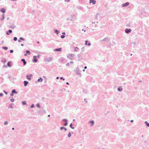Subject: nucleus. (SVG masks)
Instances as JSON below:
<instances>
[{
  "label": "nucleus",
  "mask_w": 149,
  "mask_h": 149,
  "mask_svg": "<svg viewBox=\"0 0 149 149\" xmlns=\"http://www.w3.org/2000/svg\"><path fill=\"white\" fill-rule=\"evenodd\" d=\"M96 1L95 0H90L89 1V3H92L93 4H94L95 3Z\"/></svg>",
  "instance_id": "obj_1"
},
{
  "label": "nucleus",
  "mask_w": 149,
  "mask_h": 149,
  "mask_svg": "<svg viewBox=\"0 0 149 149\" xmlns=\"http://www.w3.org/2000/svg\"><path fill=\"white\" fill-rule=\"evenodd\" d=\"M131 31V29H126L125 30V32L127 33H130Z\"/></svg>",
  "instance_id": "obj_2"
},
{
  "label": "nucleus",
  "mask_w": 149,
  "mask_h": 149,
  "mask_svg": "<svg viewBox=\"0 0 149 149\" xmlns=\"http://www.w3.org/2000/svg\"><path fill=\"white\" fill-rule=\"evenodd\" d=\"M31 76H32L31 75H27L26 76L27 79L29 80H30L31 79Z\"/></svg>",
  "instance_id": "obj_3"
},
{
  "label": "nucleus",
  "mask_w": 149,
  "mask_h": 149,
  "mask_svg": "<svg viewBox=\"0 0 149 149\" xmlns=\"http://www.w3.org/2000/svg\"><path fill=\"white\" fill-rule=\"evenodd\" d=\"M26 54H24V56H27V54L28 55H30V52L29 50L26 51Z\"/></svg>",
  "instance_id": "obj_4"
},
{
  "label": "nucleus",
  "mask_w": 149,
  "mask_h": 149,
  "mask_svg": "<svg viewBox=\"0 0 149 149\" xmlns=\"http://www.w3.org/2000/svg\"><path fill=\"white\" fill-rule=\"evenodd\" d=\"M33 58L34 59V61L35 62H37L38 60V59L36 58H37V56H33Z\"/></svg>",
  "instance_id": "obj_5"
},
{
  "label": "nucleus",
  "mask_w": 149,
  "mask_h": 149,
  "mask_svg": "<svg viewBox=\"0 0 149 149\" xmlns=\"http://www.w3.org/2000/svg\"><path fill=\"white\" fill-rule=\"evenodd\" d=\"M1 11L3 13H4L5 12V9L4 8H2L1 9Z\"/></svg>",
  "instance_id": "obj_6"
},
{
  "label": "nucleus",
  "mask_w": 149,
  "mask_h": 149,
  "mask_svg": "<svg viewBox=\"0 0 149 149\" xmlns=\"http://www.w3.org/2000/svg\"><path fill=\"white\" fill-rule=\"evenodd\" d=\"M21 61L23 62L24 65H25L26 63V62L25 61V59H22L21 60Z\"/></svg>",
  "instance_id": "obj_7"
},
{
  "label": "nucleus",
  "mask_w": 149,
  "mask_h": 149,
  "mask_svg": "<svg viewBox=\"0 0 149 149\" xmlns=\"http://www.w3.org/2000/svg\"><path fill=\"white\" fill-rule=\"evenodd\" d=\"M11 62L10 61L8 62L7 63V65L9 67H11Z\"/></svg>",
  "instance_id": "obj_8"
},
{
  "label": "nucleus",
  "mask_w": 149,
  "mask_h": 149,
  "mask_svg": "<svg viewBox=\"0 0 149 149\" xmlns=\"http://www.w3.org/2000/svg\"><path fill=\"white\" fill-rule=\"evenodd\" d=\"M79 49L77 47H75L74 48V50L75 52H78L79 51Z\"/></svg>",
  "instance_id": "obj_9"
},
{
  "label": "nucleus",
  "mask_w": 149,
  "mask_h": 149,
  "mask_svg": "<svg viewBox=\"0 0 149 149\" xmlns=\"http://www.w3.org/2000/svg\"><path fill=\"white\" fill-rule=\"evenodd\" d=\"M129 5V3L128 2H126L125 4H123V6H127Z\"/></svg>",
  "instance_id": "obj_10"
},
{
  "label": "nucleus",
  "mask_w": 149,
  "mask_h": 149,
  "mask_svg": "<svg viewBox=\"0 0 149 149\" xmlns=\"http://www.w3.org/2000/svg\"><path fill=\"white\" fill-rule=\"evenodd\" d=\"M28 82L26 81H24V86H26L27 85V84H28Z\"/></svg>",
  "instance_id": "obj_11"
},
{
  "label": "nucleus",
  "mask_w": 149,
  "mask_h": 149,
  "mask_svg": "<svg viewBox=\"0 0 149 149\" xmlns=\"http://www.w3.org/2000/svg\"><path fill=\"white\" fill-rule=\"evenodd\" d=\"M8 108H13V104H10L9 105Z\"/></svg>",
  "instance_id": "obj_12"
},
{
  "label": "nucleus",
  "mask_w": 149,
  "mask_h": 149,
  "mask_svg": "<svg viewBox=\"0 0 149 149\" xmlns=\"http://www.w3.org/2000/svg\"><path fill=\"white\" fill-rule=\"evenodd\" d=\"M55 50L57 51H61V48H59L58 49H56Z\"/></svg>",
  "instance_id": "obj_13"
},
{
  "label": "nucleus",
  "mask_w": 149,
  "mask_h": 149,
  "mask_svg": "<svg viewBox=\"0 0 149 149\" xmlns=\"http://www.w3.org/2000/svg\"><path fill=\"white\" fill-rule=\"evenodd\" d=\"M89 123L91 124V126H93L94 124V122L93 121H91Z\"/></svg>",
  "instance_id": "obj_14"
},
{
  "label": "nucleus",
  "mask_w": 149,
  "mask_h": 149,
  "mask_svg": "<svg viewBox=\"0 0 149 149\" xmlns=\"http://www.w3.org/2000/svg\"><path fill=\"white\" fill-rule=\"evenodd\" d=\"M2 48L5 50H7L8 49V47H3Z\"/></svg>",
  "instance_id": "obj_15"
},
{
  "label": "nucleus",
  "mask_w": 149,
  "mask_h": 149,
  "mask_svg": "<svg viewBox=\"0 0 149 149\" xmlns=\"http://www.w3.org/2000/svg\"><path fill=\"white\" fill-rule=\"evenodd\" d=\"M12 93H16L17 92H16V91H15V90L14 89L12 91Z\"/></svg>",
  "instance_id": "obj_16"
},
{
  "label": "nucleus",
  "mask_w": 149,
  "mask_h": 149,
  "mask_svg": "<svg viewBox=\"0 0 149 149\" xmlns=\"http://www.w3.org/2000/svg\"><path fill=\"white\" fill-rule=\"evenodd\" d=\"M145 123L146 124V125L148 127H149V123H148L147 121H145Z\"/></svg>",
  "instance_id": "obj_17"
},
{
  "label": "nucleus",
  "mask_w": 149,
  "mask_h": 149,
  "mask_svg": "<svg viewBox=\"0 0 149 149\" xmlns=\"http://www.w3.org/2000/svg\"><path fill=\"white\" fill-rule=\"evenodd\" d=\"M42 79L41 78H40L38 80V81H42Z\"/></svg>",
  "instance_id": "obj_18"
},
{
  "label": "nucleus",
  "mask_w": 149,
  "mask_h": 149,
  "mask_svg": "<svg viewBox=\"0 0 149 149\" xmlns=\"http://www.w3.org/2000/svg\"><path fill=\"white\" fill-rule=\"evenodd\" d=\"M71 136V134L70 132H69L68 134V136L69 137H70Z\"/></svg>",
  "instance_id": "obj_19"
},
{
  "label": "nucleus",
  "mask_w": 149,
  "mask_h": 149,
  "mask_svg": "<svg viewBox=\"0 0 149 149\" xmlns=\"http://www.w3.org/2000/svg\"><path fill=\"white\" fill-rule=\"evenodd\" d=\"M72 123H71L70 125V127H71L72 129H74V127H72Z\"/></svg>",
  "instance_id": "obj_20"
},
{
  "label": "nucleus",
  "mask_w": 149,
  "mask_h": 149,
  "mask_svg": "<svg viewBox=\"0 0 149 149\" xmlns=\"http://www.w3.org/2000/svg\"><path fill=\"white\" fill-rule=\"evenodd\" d=\"M122 89L120 88H119L118 89V90L119 91H122Z\"/></svg>",
  "instance_id": "obj_21"
},
{
  "label": "nucleus",
  "mask_w": 149,
  "mask_h": 149,
  "mask_svg": "<svg viewBox=\"0 0 149 149\" xmlns=\"http://www.w3.org/2000/svg\"><path fill=\"white\" fill-rule=\"evenodd\" d=\"M65 37V36H64V35H61V38H64Z\"/></svg>",
  "instance_id": "obj_22"
},
{
  "label": "nucleus",
  "mask_w": 149,
  "mask_h": 149,
  "mask_svg": "<svg viewBox=\"0 0 149 149\" xmlns=\"http://www.w3.org/2000/svg\"><path fill=\"white\" fill-rule=\"evenodd\" d=\"M17 40V38L16 37H14V40H15V41H16Z\"/></svg>",
  "instance_id": "obj_23"
},
{
  "label": "nucleus",
  "mask_w": 149,
  "mask_h": 149,
  "mask_svg": "<svg viewBox=\"0 0 149 149\" xmlns=\"http://www.w3.org/2000/svg\"><path fill=\"white\" fill-rule=\"evenodd\" d=\"M22 103L24 105H25L26 104V102L25 101H23L22 102Z\"/></svg>",
  "instance_id": "obj_24"
},
{
  "label": "nucleus",
  "mask_w": 149,
  "mask_h": 149,
  "mask_svg": "<svg viewBox=\"0 0 149 149\" xmlns=\"http://www.w3.org/2000/svg\"><path fill=\"white\" fill-rule=\"evenodd\" d=\"M8 122L7 121H6L5 122H4V124L5 125H6L8 124Z\"/></svg>",
  "instance_id": "obj_25"
},
{
  "label": "nucleus",
  "mask_w": 149,
  "mask_h": 149,
  "mask_svg": "<svg viewBox=\"0 0 149 149\" xmlns=\"http://www.w3.org/2000/svg\"><path fill=\"white\" fill-rule=\"evenodd\" d=\"M10 100H11V102H14V98L11 99Z\"/></svg>",
  "instance_id": "obj_26"
},
{
  "label": "nucleus",
  "mask_w": 149,
  "mask_h": 149,
  "mask_svg": "<svg viewBox=\"0 0 149 149\" xmlns=\"http://www.w3.org/2000/svg\"><path fill=\"white\" fill-rule=\"evenodd\" d=\"M20 40H24V39L23 38H22V37H21L20 38Z\"/></svg>",
  "instance_id": "obj_27"
},
{
  "label": "nucleus",
  "mask_w": 149,
  "mask_h": 149,
  "mask_svg": "<svg viewBox=\"0 0 149 149\" xmlns=\"http://www.w3.org/2000/svg\"><path fill=\"white\" fill-rule=\"evenodd\" d=\"M37 107H38V108H39L40 106L39 104H38L36 105Z\"/></svg>",
  "instance_id": "obj_28"
},
{
  "label": "nucleus",
  "mask_w": 149,
  "mask_h": 149,
  "mask_svg": "<svg viewBox=\"0 0 149 149\" xmlns=\"http://www.w3.org/2000/svg\"><path fill=\"white\" fill-rule=\"evenodd\" d=\"M8 32H9L10 33H12V30H8Z\"/></svg>",
  "instance_id": "obj_29"
},
{
  "label": "nucleus",
  "mask_w": 149,
  "mask_h": 149,
  "mask_svg": "<svg viewBox=\"0 0 149 149\" xmlns=\"http://www.w3.org/2000/svg\"><path fill=\"white\" fill-rule=\"evenodd\" d=\"M3 95V94L2 93H0V96L2 97Z\"/></svg>",
  "instance_id": "obj_30"
},
{
  "label": "nucleus",
  "mask_w": 149,
  "mask_h": 149,
  "mask_svg": "<svg viewBox=\"0 0 149 149\" xmlns=\"http://www.w3.org/2000/svg\"><path fill=\"white\" fill-rule=\"evenodd\" d=\"M67 125V123L66 122L64 124L65 126H66Z\"/></svg>",
  "instance_id": "obj_31"
},
{
  "label": "nucleus",
  "mask_w": 149,
  "mask_h": 149,
  "mask_svg": "<svg viewBox=\"0 0 149 149\" xmlns=\"http://www.w3.org/2000/svg\"><path fill=\"white\" fill-rule=\"evenodd\" d=\"M55 31V32H56V33H57V34H58V31L57 30H56Z\"/></svg>",
  "instance_id": "obj_32"
},
{
  "label": "nucleus",
  "mask_w": 149,
  "mask_h": 149,
  "mask_svg": "<svg viewBox=\"0 0 149 149\" xmlns=\"http://www.w3.org/2000/svg\"><path fill=\"white\" fill-rule=\"evenodd\" d=\"M10 53H12L13 52V50H11L10 51Z\"/></svg>",
  "instance_id": "obj_33"
},
{
  "label": "nucleus",
  "mask_w": 149,
  "mask_h": 149,
  "mask_svg": "<svg viewBox=\"0 0 149 149\" xmlns=\"http://www.w3.org/2000/svg\"><path fill=\"white\" fill-rule=\"evenodd\" d=\"M63 129H64V127H61L60 128V129L61 130H62Z\"/></svg>",
  "instance_id": "obj_34"
},
{
  "label": "nucleus",
  "mask_w": 149,
  "mask_h": 149,
  "mask_svg": "<svg viewBox=\"0 0 149 149\" xmlns=\"http://www.w3.org/2000/svg\"><path fill=\"white\" fill-rule=\"evenodd\" d=\"M87 42H88L87 41H86L85 45H87Z\"/></svg>",
  "instance_id": "obj_35"
},
{
  "label": "nucleus",
  "mask_w": 149,
  "mask_h": 149,
  "mask_svg": "<svg viewBox=\"0 0 149 149\" xmlns=\"http://www.w3.org/2000/svg\"><path fill=\"white\" fill-rule=\"evenodd\" d=\"M6 34H7L8 35H9V33H8V31L6 32Z\"/></svg>",
  "instance_id": "obj_36"
},
{
  "label": "nucleus",
  "mask_w": 149,
  "mask_h": 149,
  "mask_svg": "<svg viewBox=\"0 0 149 149\" xmlns=\"http://www.w3.org/2000/svg\"><path fill=\"white\" fill-rule=\"evenodd\" d=\"M60 79H63V80H65V79H63V78L62 77H61L60 78Z\"/></svg>",
  "instance_id": "obj_37"
},
{
  "label": "nucleus",
  "mask_w": 149,
  "mask_h": 149,
  "mask_svg": "<svg viewBox=\"0 0 149 149\" xmlns=\"http://www.w3.org/2000/svg\"><path fill=\"white\" fill-rule=\"evenodd\" d=\"M34 106L33 105H32L31 106V108H32V107H33Z\"/></svg>",
  "instance_id": "obj_38"
},
{
  "label": "nucleus",
  "mask_w": 149,
  "mask_h": 149,
  "mask_svg": "<svg viewBox=\"0 0 149 149\" xmlns=\"http://www.w3.org/2000/svg\"><path fill=\"white\" fill-rule=\"evenodd\" d=\"M65 1L69 2L70 1V0H65Z\"/></svg>",
  "instance_id": "obj_39"
},
{
  "label": "nucleus",
  "mask_w": 149,
  "mask_h": 149,
  "mask_svg": "<svg viewBox=\"0 0 149 149\" xmlns=\"http://www.w3.org/2000/svg\"><path fill=\"white\" fill-rule=\"evenodd\" d=\"M4 14L3 15V19H4Z\"/></svg>",
  "instance_id": "obj_40"
},
{
  "label": "nucleus",
  "mask_w": 149,
  "mask_h": 149,
  "mask_svg": "<svg viewBox=\"0 0 149 149\" xmlns=\"http://www.w3.org/2000/svg\"><path fill=\"white\" fill-rule=\"evenodd\" d=\"M13 93H11L10 94V95L11 96H13Z\"/></svg>",
  "instance_id": "obj_41"
},
{
  "label": "nucleus",
  "mask_w": 149,
  "mask_h": 149,
  "mask_svg": "<svg viewBox=\"0 0 149 149\" xmlns=\"http://www.w3.org/2000/svg\"><path fill=\"white\" fill-rule=\"evenodd\" d=\"M87 45H88L89 46H90L91 45V44L90 43H88V44H87Z\"/></svg>",
  "instance_id": "obj_42"
},
{
  "label": "nucleus",
  "mask_w": 149,
  "mask_h": 149,
  "mask_svg": "<svg viewBox=\"0 0 149 149\" xmlns=\"http://www.w3.org/2000/svg\"><path fill=\"white\" fill-rule=\"evenodd\" d=\"M64 129H65V131H66L67 129L66 128L64 127Z\"/></svg>",
  "instance_id": "obj_43"
},
{
  "label": "nucleus",
  "mask_w": 149,
  "mask_h": 149,
  "mask_svg": "<svg viewBox=\"0 0 149 149\" xmlns=\"http://www.w3.org/2000/svg\"><path fill=\"white\" fill-rule=\"evenodd\" d=\"M62 33V34H64V35L65 34V33H64H64Z\"/></svg>",
  "instance_id": "obj_44"
},
{
  "label": "nucleus",
  "mask_w": 149,
  "mask_h": 149,
  "mask_svg": "<svg viewBox=\"0 0 149 149\" xmlns=\"http://www.w3.org/2000/svg\"><path fill=\"white\" fill-rule=\"evenodd\" d=\"M84 69H86L87 68V67L86 66H85L84 67Z\"/></svg>",
  "instance_id": "obj_45"
},
{
  "label": "nucleus",
  "mask_w": 149,
  "mask_h": 149,
  "mask_svg": "<svg viewBox=\"0 0 149 149\" xmlns=\"http://www.w3.org/2000/svg\"><path fill=\"white\" fill-rule=\"evenodd\" d=\"M18 41L19 42H21V41H20V40H18Z\"/></svg>",
  "instance_id": "obj_46"
},
{
  "label": "nucleus",
  "mask_w": 149,
  "mask_h": 149,
  "mask_svg": "<svg viewBox=\"0 0 149 149\" xmlns=\"http://www.w3.org/2000/svg\"><path fill=\"white\" fill-rule=\"evenodd\" d=\"M66 84L67 85H68L69 84V83L68 82H67Z\"/></svg>",
  "instance_id": "obj_47"
},
{
  "label": "nucleus",
  "mask_w": 149,
  "mask_h": 149,
  "mask_svg": "<svg viewBox=\"0 0 149 149\" xmlns=\"http://www.w3.org/2000/svg\"><path fill=\"white\" fill-rule=\"evenodd\" d=\"M58 78H59V77H56V79H58Z\"/></svg>",
  "instance_id": "obj_48"
},
{
  "label": "nucleus",
  "mask_w": 149,
  "mask_h": 149,
  "mask_svg": "<svg viewBox=\"0 0 149 149\" xmlns=\"http://www.w3.org/2000/svg\"><path fill=\"white\" fill-rule=\"evenodd\" d=\"M130 121H131V122H133V120H131Z\"/></svg>",
  "instance_id": "obj_49"
},
{
  "label": "nucleus",
  "mask_w": 149,
  "mask_h": 149,
  "mask_svg": "<svg viewBox=\"0 0 149 149\" xmlns=\"http://www.w3.org/2000/svg\"><path fill=\"white\" fill-rule=\"evenodd\" d=\"M21 45H22V46H23L24 45H23V44H21Z\"/></svg>",
  "instance_id": "obj_50"
},
{
  "label": "nucleus",
  "mask_w": 149,
  "mask_h": 149,
  "mask_svg": "<svg viewBox=\"0 0 149 149\" xmlns=\"http://www.w3.org/2000/svg\"><path fill=\"white\" fill-rule=\"evenodd\" d=\"M37 43H39V41H38V42H37Z\"/></svg>",
  "instance_id": "obj_51"
},
{
  "label": "nucleus",
  "mask_w": 149,
  "mask_h": 149,
  "mask_svg": "<svg viewBox=\"0 0 149 149\" xmlns=\"http://www.w3.org/2000/svg\"><path fill=\"white\" fill-rule=\"evenodd\" d=\"M4 92H5V93L6 94H7V93L6 92H5V91H4Z\"/></svg>",
  "instance_id": "obj_52"
},
{
  "label": "nucleus",
  "mask_w": 149,
  "mask_h": 149,
  "mask_svg": "<svg viewBox=\"0 0 149 149\" xmlns=\"http://www.w3.org/2000/svg\"><path fill=\"white\" fill-rule=\"evenodd\" d=\"M14 128L13 127V128H12V130H14Z\"/></svg>",
  "instance_id": "obj_53"
},
{
  "label": "nucleus",
  "mask_w": 149,
  "mask_h": 149,
  "mask_svg": "<svg viewBox=\"0 0 149 149\" xmlns=\"http://www.w3.org/2000/svg\"><path fill=\"white\" fill-rule=\"evenodd\" d=\"M49 116H50V115H49L48 116V117H49Z\"/></svg>",
  "instance_id": "obj_54"
},
{
  "label": "nucleus",
  "mask_w": 149,
  "mask_h": 149,
  "mask_svg": "<svg viewBox=\"0 0 149 149\" xmlns=\"http://www.w3.org/2000/svg\"><path fill=\"white\" fill-rule=\"evenodd\" d=\"M85 71L84 70H83V71Z\"/></svg>",
  "instance_id": "obj_55"
}]
</instances>
